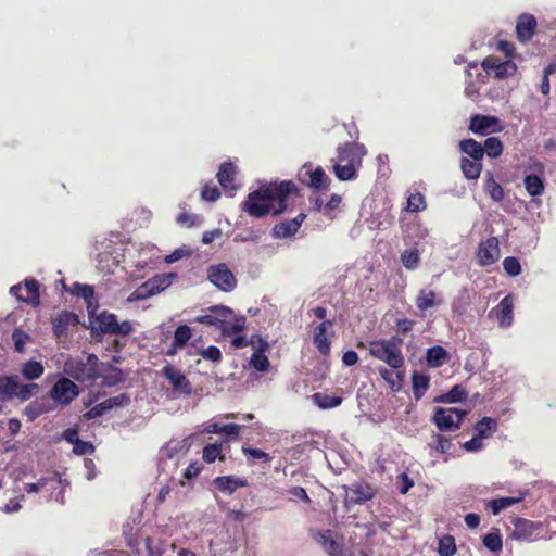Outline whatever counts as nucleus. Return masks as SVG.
Instances as JSON below:
<instances>
[{
	"label": "nucleus",
	"instance_id": "37",
	"mask_svg": "<svg viewBox=\"0 0 556 556\" xmlns=\"http://www.w3.org/2000/svg\"><path fill=\"white\" fill-rule=\"evenodd\" d=\"M51 412V406L43 401H33L24 409V415L29 421H34L43 414Z\"/></svg>",
	"mask_w": 556,
	"mask_h": 556
},
{
	"label": "nucleus",
	"instance_id": "25",
	"mask_svg": "<svg viewBox=\"0 0 556 556\" xmlns=\"http://www.w3.org/2000/svg\"><path fill=\"white\" fill-rule=\"evenodd\" d=\"M332 325L331 320H324L314 329V344L323 355H327L330 352V341L326 332Z\"/></svg>",
	"mask_w": 556,
	"mask_h": 556
},
{
	"label": "nucleus",
	"instance_id": "33",
	"mask_svg": "<svg viewBox=\"0 0 556 556\" xmlns=\"http://www.w3.org/2000/svg\"><path fill=\"white\" fill-rule=\"evenodd\" d=\"M413 395L419 401L430 387V377L426 374L414 372L412 375Z\"/></svg>",
	"mask_w": 556,
	"mask_h": 556
},
{
	"label": "nucleus",
	"instance_id": "48",
	"mask_svg": "<svg viewBox=\"0 0 556 556\" xmlns=\"http://www.w3.org/2000/svg\"><path fill=\"white\" fill-rule=\"evenodd\" d=\"M438 553L440 556H453L456 553L455 540L452 535H444L439 540Z\"/></svg>",
	"mask_w": 556,
	"mask_h": 556
},
{
	"label": "nucleus",
	"instance_id": "53",
	"mask_svg": "<svg viewBox=\"0 0 556 556\" xmlns=\"http://www.w3.org/2000/svg\"><path fill=\"white\" fill-rule=\"evenodd\" d=\"M242 453L248 457V458H253V459H257V460H261L263 463H270L273 457L262 451V450H258V448H254V447H248V446H243L242 447Z\"/></svg>",
	"mask_w": 556,
	"mask_h": 556
},
{
	"label": "nucleus",
	"instance_id": "50",
	"mask_svg": "<svg viewBox=\"0 0 556 556\" xmlns=\"http://www.w3.org/2000/svg\"><path fill=\"white\" fill-rule=\"evenodd\" d=\"M426 208V200L425 197L417 192L413 193L407 198L406 210L408 212H420Z\"/></svg>",
	"mask_w": 556,
	"mask_h": 556
},
{
	"label": "nucleus",
	"instance_id": "16",
	"mask_svg": "<svg viewBox=\"0 0 556 556\" xmlns=\"http://www.w3.org/2000/svg\"><path fill=\"white\" fill-rule=\"evenodd\" d=\"M513 309L514 296L511 294H507L494 308H492L490 316L493 315L497 319L500 327L508 328L511 326L514 319Z\"/></svg>",
	"mask_w": 556,
	"mask_h": 556
},
{
	"label": "nucleus",
	"instance_id": "1",
	"mask_svg": "<svg viewBox=\"0 0 556 556\" xmlns=\"http://www.w3.org/2000/svg\"><path fill=\"white\" fill-rule=\"evenodd\" d=\"M298 195V188L292 180L270 182L249 193L241 207L250 216L260 218L270 212L275 215L287 210L288 200Z\"/></svg>",
	"mask_w": 556,
	"mask_h": 556
},
{
	"label": "nucleus",
	"instance_id": "63",
	"mask_svg": "<svg viewBox=\"0 0 556 556\" xmlns=\"http://www.w3.org/2000/svg\"><path fill=\"white\" fill-rule=\"evenodd\" d=\"M482 447H483L482 438L479 435L473 437L472 439L466 441L463 444V448L466 450L467 452H478V451L482 450Z\"/></svg>",
	"mask_w": 556,
	"mask_h": 556
},
{
	"label": "nucleus",
	"instance_id": "46",
	"mask_svg": "<svg viewBox=\"0 0 556 556\" xmlns=\"http://www.w3.org/2000/svg\"><path fill=\"white\" fill-rule=\"evenodd\" d=\"M483 545L493 553H498L502 551L503 542L500 531L494 529L483 536Z\"/></svg>",
	"mask_w": 556,
	"mask_h": 556
},
{
	"label": "nucleus",
	"instance_id": "61",
	"mask_svg": "<svg viewBox=\"0 0 556 556\" xmlns=\"http://www.w3.org/2000/svg\"><path fill=\"white\" fill-rule=\"evenodd\" d=\"M241 427L237 424H226L223 426L222 433L225 434L228 441L236 440L240 433Z\"/></svg>",
	"mask_w": 556,
	"mask_h": 556
},
{
	"label": "nucleus",
	"instance_id": "57",
	"mask_svg": "<svg viewBox=\"0 0 556 556\" xmlns=\"http://www.w3.org/2000/svg\"><path fill=\"white\" fill-rule=\"evenodd\" d=\"M109 407L106 405V402L103 401L97 405H94L93 407H91L89 410H87L85 414H84V417L88 420L90 419H94L97 417H100L102 415H104L106 412H109Z\"/></svg>",
	"mask_w": 556,
	"mask_h": 556
},
{
	"label": "nucleus",
	"instance_id": "32",
	"mask_svg": "<svg viewBox=\"0 0 556 556\" xmlns=\"http://www.w3.org/2000/svg\"><path fill=\"white\" fill-rule=\"evenodd\" d=\"M332 168L336 177L341 181L354 180L357 177L358 167L332 160Z\"/></svg>",
	"mask_w": 556,
	"mask_h": 556
},
{
	"label": "nucleus",
	"instance_id": "21",
	"mask_svg": "<svg viewBox=\"0 0 556 556\" xmlns=\"http://www.w3.org/2000/svg\"><path fill=\"white\" fill-rule=\"evenodd\" d=\"M374 497L371 486L363 481L353 483L346 490V498L352 504H362Z\"/></svg>",
	"mask_w": 556,
	"mask_h": 556
},
{
	"label": "nucleus",
	"instance_id": "28",
	"mask_svg": "<svg viewBox=\"0 0 556 556\" xmlns=\"http://www.w3.org/2000/svg\"><path fill=\"white\" fill-rule=\"evenodd\" d=\"M191 329L187 325H179L175 332L170 348L167 350V355H175L178 350L186 346L187 342L191 339Z\"/></svg>",
	"mask_w": 556,
	"mask_h": 556
},
{
	"label": "nucleus",
	"instance_id": "43",
	"mask_svg": "<svg viewBox=\"0 0 556 556\" xmlns=\"http://www.w3.org/2000/svg\"><path fill=\"white\" fill-rule=\"evenodd\" d=\"M497 428V421L494 418L491 417H483L480 419L476 426L475 430L477 431V435L484 438H490L492 435V432L495 431Z\"/></svg>",
	"mask_w": 556,
	"mask_h": 556
},
{
	"label": "nucleus",
	"instance_id": "58",
	"mask_svg": "<svg viewBox=\"0 0 556 556\" xmlns=\"http://www.w3.org/2000/svg\"><path fill=\"white\" fill-rule=\"evenodd\" d=\"M432 447L440 453H447L452 447V442L448 438L437 434Z\"/></svg>",
	"mask_w": 556,
	"mask_h": 556
},
{
	"label": "nucleus",
	"instance_id": "7",
	"mask_svg": "<svg viewBox=\"0 0 556 556\" xmlns=\"http://www.w3.org/2000/svg\"><path fill=\"white\" fill-rule=\"evenodd\" d=\"M78 395V386L67 377L59 378L49 391V397L61 406L70 405Z\"/></svg>",
	"mask_w": 556,
	"mask_h": 556
},
{
	"label": "nucleus",
	"instance_id": "26",
	"mask_svg": "<svg viewBox=\"0 0 556 556\" xmlns=\"http://www.w3.org/2000/svg\"><path fill=\"white\" fill-rule=\"evenodd\" d=\"M415 303L420 312H426L429 308L440 306L443 303V299L433 290L424 288L418 292Z\"/></svg>",
	"mask_w": 556,
	"mask_h": 556
},
{
	"label": "nucleus",
	"instance_id": "9",
	"mask_svg": "<svg viewBox=\"0 0 556 556\" xmlns=\"http://www.w3.org/2000/svg\"><path fill=\"white\" fill-rule=\"evenodd\" d=\"M207 278L210 282L224 292H230L237 286L235 275L225 263L210 266L207 269Z\"/></svg>",
	"mask_w": 556,
	"mask_h": 556
},
{
	"label": "nucleus",
	"instance_id": "30",
	"mask_svg": "<svg viewBox=\"0 0 556 556\" xmlns=\"http://www.w3.org/2000/svg\"><path fill=\"white\" fill-rule=\"evenodd\" d=\"M448 359V352L441 345H434L427 350L426 362L431 368L441 367Z\"/></svg>",
	"mask_w": 556,
	"mask_h": 556
},
{
	"label": "nucleus",
	"instance_id": "51",
	"mask_svg": "<svg viewBox=\"0 0 556 556\" xmlns=\"http://www.w3.org/2000/svg\"><path fill=\"white\" fill-rule=\"evenodd\" d=\"M150 285L148 281L140 285L136 290L128 296L129 302L134 301H142L153 296L152 291L150 290Z\"/></svg>",
	"mask_w": 556,
	"mask_h": 556
},
{
	"label": "nucleus",
	"instance_id": "35",
	"mask_svg": "<svg viewBox=\"0 0 556 556\" xmlns=\"http://www.w3.org/2000/svg\"><path fill=\"white\" fill-rule=\"evenodd\" d=\"M261 346L260 350L254 352L251 356V365L261 372H265L268 370L270 363L268 357L264 354L265 349L268 348L266 341L260 339Z\"/></svg>",
	"mask_w": 556,
	"mask_h": 556
},
{
	"label": "nucleus",
	"instance_id": "41",
	"mask_svg": "<svg viewBox=\"0 0 556 556\" xmlns=\"http://www.w3.org/2000/svg\"><path fill=\"white\" fill-rule=\"evenodd\" d=\"M70 292L73 295L83 298L88 307H90V305L92 304V301L94 299V289L90 285L75 282V283H73Z\"/></svg>",
	"mask_w": 556,
	"mask_h": 556
},
{
	"label": "nucleus",
	"instance_id": "17",
	"mask_svg": "<svg viewBox=\"0 0 556 556\" xmlns=\"http://www.w3.org/2000/svg\"><path fill=\"white\" fill-rule=\"evenodd\" d=\"M306 214L300 213L294 218L280 222L273 227L271 236L275 239H288L293 237L305 220Z\"/></svg>",
	"mask_w": 556,
	"mask_h": 556
},
{
	"label": "nucleus",
	"instance_id": "54",
	"mask_svg": "<svg viewBox=\"0 0 556 556\" xmlns=\"http://www.w3.org/2000/svg\"><path fill=\"white\" fill-rule=\"evenodd\" d=\"M222 453V446L219 444H207L203 448V459L207 464L214 463Z\"/></svg>",
	"mask_w": 556,
	"mask_h": 556
},
{
	"label": "nucleus",
	"instance_id": "27",
	"mask_svg": "<svg viewBox=\"0 0 556 556\" xmlns=\"http://www.w3.org/2000/svg\"><path fill=\"white\" fill-rule=\"evenodd\" d=\"M214 485L223 493L232 494L237 489L247 486L248 481L235 476H220L214 479Z\"/></svg>",
	"mask_w": 556,
	"mask_h": 556
},
{
	"label": "nucleus",
	"instance_id": "22",
	"mask_svg": "<svg viewBox=\"0 0 556 556\" xmlns=\"http://www.w3.org/2000/svg\"><path fill=\"white\" fill-rule=\"evenodd\" d=\"M536 25V20L533 15L521 14L516 24L517 38L522 42L529 41L534 35Z\"/></svg>",
	"mask_w": 556,
	"mask_h": 556
},
{
	"label": "nucleus",
	"instance_id": "60",
	"mask_svg": "<svg viewBox=\"0 0 556 556\" xmlns=\"http://www.w3.org/2000/svg\"><path fill=\"white\" fill-rule=\"evenodd\" d=\"M73 452L76 455H87L94 452V447L90 442H86L79 439L74 445H73Z\"/></svg>",
	"mask_w": 556,
	"mask_h": 556
},
{
	"label": "nucleus",
	"instance_id": "42",
	"mask_svg": "<svg viewBox=\"0 0 556 556\" xmlns=\"http://www.w3.org/2000/svg\"><path fill=\"white\" fill-rule=\"evenodd\" d=\"M468 397V393L460 384L454 386L447 393L441 395L438 400L444 403H462Z\"/></svg>",
	"mask_w": 556,
	"mask_h": 556
},
{
	"label": "nucleus",
	"instance_id": "39",
	"mask_svg": "<svg viewBox=\"0 0 556 556\" xmlns=\"http://www.w3.org/2000/svg\"><path fill=\"white\" fill-rule=\"evenodd\" d=\"M485 191L490 195V198L495 202H501L504 199V189L503 187L496 182L494 179V176L491 172H488L486 174V180H485Z\"/></svg>",
	"mask_w": 556,
	"mask_h": 556
},
{
	"label": "nucleus",
	"instance_id": "34",
	"mask_svg": "<svg viewBox=\"0 0 556 556\" xmlns=\"http://www.w3.org/2000/svg\"><path fill=\"white\" fill-rule=\"evenodd\" d=\"M309 177L307 185L316 190H327L329 188L330 179L321 167L306 173Z\"/></svg>",
	"mask_w": 556,
	"mask_h": 556
},
{
	"label": "nucleus",
	"instance_id": "24",
	"mask_svg": "<svg viewBox=\"0 0 556 556\" xmlns=\"http://www.w3.org/2000/svg\"><path fill=\"white\" fill-rule=\"evenodd\" d=\"M378 372L393 392H399L402 389L405 378L404 367L401 369H393L390 367L389 369L387 367L380 366L378 368Z\"/></svg>",
	"mask_w": 556,
	"mask_h": 556
},
{
	"label": "nucleus",
	"instance_id": "56",
	"mask_svg": "<svg viewBox=\"0 0 556 556\" xmlns=\"http://www.w3.org/2000/svg\"><path fill=\"white\" fill-rule=\"evenodd\" d=\"M200 355L206 359L214 363H219L222 361V352L215 345H210L206 349L202 350L200 352Z\"/></svg>",
	"mask_w": 556,
	"mask_h": 556
},
{
	"label": "nucleus",
	"instance_id": "19",
	"mask_svg": "<svg viewBox=\"0 0 556 556\" xmlns=\"http://www.w3.org/2000/svg\"><path fill=\"white\" fill-rule=\"evenodd\" d=\"M237 173L236 166L230 162H224L218 169L217 179L222 188L229 193L230 197L235 195L237 190L235 176Z\"/></svg>",
	"mask_w": 556,
	"mask_h": 556
},
{
	"label": "nucleus",
	"instance_id": "8",
	"mask_svg": "<svg viewBox=\"0 0 556 556\" xmlns=\"http://www.w3.org/2000/svg\"><path fill=\"white\" fill-rule=\"evenodd\" d=\"M466 415L467 412L464 409L438 407L435 408L432 420L440 431L453 432L459 429Z\"/></svg>",
	"mask_w": 556,
	"mask_h": 556
},
{
	"label": "nucleus",
	"instance_id": "45",
	"mask_svg": "<svg viewBox=\"0 0 556 556\" xmlns=\"http://www.w3.org/2000/svg\"><path fill=\"white\" fill-rule=\"evenodd\" d=\"M484 154L491 159H496L503 153V143L497 137H489L482 144Z\"/></svg>",
	"mask_w": 556,
	"mask_h": 556
},
{
	"label": "nucleus",
	"instance_id": "23",
	"mask_svg": "<svg viewBox=\"0 0 556 556\" xmlns=\"http://www.w3.org/2000/svg\"><path fill=\"white\" fill-rule=\"evenodd\" d=\"M315 540L323 546V548L331 556H342V544L334 539L331 530L318 531Z\"/></svg>",
	"mask_w": 556,
	"mask_h": 556
},
{
	"label": "nucleus",
	"instance_id": "20",
	"mask_svg": "<svg viewBox=\"0 0 556 556\" xmlns=\"http://www.w3.org/2000/svg\"><path fill=\"white\" fill-rule=\"evenodd\" d=\"M535 166L539 168L540 175L529 174L523 178L525 188L530 197H540L545 191V182H544V166L542 163L538 162Z\"/></svg>",
	"mask_w": 556,
	"mask_h": 556
},
{
	"label": "nucleus",
	"instance_id": "64",
	"mask_svg": "<svg viewBox=\"0 0 556 556\" xmlns=\"http://www.w3.org/2000/svg\"><path fill=\"white\" fill-rule=\"evenodd\" d=\"M288 493L301 502H304V503L311 502V498L307 495V492L303 486H292L291 489L288 490Z\"/></svg>",
	"mask_w": 556,
	"mask_h": 556
},
{
	"label": "nucleus",
	"instance_id": "15",
	"mask_svg": "<svg viewBox=\"0 0 556 556\" xmlns=\"http://www.w3.org/2000/svg\"><path fill=\"white\" fill-rule=\"evenodd\" d=\"M500 121L495 116L475 114L470 117L469 130L479 136L500 131Z\"/></svg>",
	"mask_w": 556,
	"mask_h": 556
},
{
	"label": "nucleus",
	"instance_id": "11",
	"mask_svg": "<svg viewBox=\"0 0 556 556\" xmlns=\"http://www.w3.org/2000/svg\"><path fill=\"white\" fill-rule=\"evenodd\" d=\"M337 160L341 163L353 164L356 167L362 166L363 157L366 155L367 150L364 144L355 142H346L337 149Z\"/></svg>",
	"mask_w": 556,
	"mask_h": 556
},
{
	"label": "nucleus",
	"instance_id": "40",
	"mask_svg": "<svg viewBox=\"0 0 556 556\" xmlns=\"http://www.w3.org/2000/svg\"><path fill=\"white\" fill-rule=\"evenodd\" d=\"M312 399L314 403L321 409L334 408L342 403V397L328 395L321 392L313 394Z\"/></svg>",
	"mask_w": 556,
	"mask_h": 556
},
{
	"label": "nucleus",
	"instance_id": "44",
	"mask_svg": "<svg viewBox=\"0 0 556 556\" xmlns=\"http://www.w3.org/2000/svg\"><path fill=\"white\" fill-rule=\"evenodd\" d=\"M401 262L408 270H415L420 264V255L417 249L405 250L401 254Z\"/></svg>",
	"mask_w": 556,
	"mask_h": 556
},
{
	"label": "nucleus",
	"instance_id": "49",
	"mask_svg": "<svg viewBox=\"0 0 556 556\" xmlns=\"http://www.w3.org/2000/svg\"><path fill=\"white\" fill-rule=\"evenodd\" d=\"M503 268L507 276L517 277L521 273V265L517 257L507 256L503 261Z\"/></svg>",
	"mask_w": 556,
	"mask_h": 556
},
{
	"label": "nucleus",
	"instance_id": "38",
	"mask_svg": "<svg viewBox=\"0 0 556 556\" xmlns=\"http://www.w3.org/2000/svg\"><path fill=\"white\" fill-rule=\"evenodd\" d=\"M117 317L113 313L102 312L98 318V328L103 333L114 334L117 326Z\"/></svg>",
	"mask_w": 556,
	"mask_h": 556
},
{
	"label": "nucleus",
	"instance_id": "29",
	"mask_svg": "<svg viewBox=\"0 0 556 556\" xmlns=\"http://www.w3.org/2000/svg\"><path fill=\"white\" fill-rule=\"evenodd\" d=\"M527 492L520 491L517 496H504L489 502V507L493 515H498L502 510L518 504L525 500Z\"/></svg>",
	"mask_w": 556,
	"mask_h": 556
},
{
	"label": "nucleus",
	"instance_id": "10",
	"mask_svg": "<svg viewBox=\"0 0 556 556\" xmlns=\"http://www.w3.org/2000/svg\"><path fill=\"white\" fill-rule=\"evenodd\" d=\"M10 293L18 301L33 305L40 304L39 283L36 279H25L24 285H14L10 288Z\"/></svg>",
	"mask_w": 556,
	"mask_h": 556
},
{
	"label": "nucleus",
	"instance_id": "13",
	"mask_svg": "<svg viewBox=\"0 0 556 556\" xmlns=\"http://www.w3.org/2000/svg\"><path fill=\"white\" fill-rule=\"evenodd\" d=\"M162 375L169 381L174 392L185 396L192 394L191 382L180 369H177L173 365H166L162 369Z\"/></svg>",
	"mask_w": 556,
	"mask_h": 556
},
{
	"label": "nucleus",
	"instance_id": "47",
	"mask_svg": "<svg viewBox=\"0 0 556 556\" xmlns=\"http://www.w3.org/2000/svg\"><path fill=\"white\" fill-rule=\"evenodd\" d=\"M42 374L43 366L37 361H28L22 367V375L28 380L38 379Z\"/></svg>",
	"mask_w": 556,
	"mask_h": 556
},
{
	"label": "nucleus",
	"instance_id": "6",
	"mask_svg": "<svg viewBox=\"0 0 556 556\" xmlns=\"http://www.w3.org/2000/svg\"><path fill=\"white\" fill-rule=\"evenodd\" d=\"M514 530L511 538L517 541L534 542L538 540H547V530L540 521H532L525 518H516L514 520Z\"/></svg>",
	"mask_w": 556,
	"mask_h": 556
},
{
	"label": "nucleus",
	"instance_id": "2",
	"mask_svg": "<svg viewBox=\"0 0 556 556\" xmlns=\"http://www.w3.org/2000/svg\"><path fill=\"white\" fill-rule=\"evenodd\" d=\"M194 321L215 327L223 336H230L243 331L247 319L242 315H236L227 306L214 305L208 307L205 314L197 316Z\"/></svg>",
	"mask_w": 556,
	"mask_h": 556
},
{
	"label": "nucleus",
	"instance_id": "31",
	"mask_svg": "<svg viewBox=\"0 0 556 556\" xmlns=\"http://www.w3.org/2000/svg\"><path fill=\"white\" fill-rule=\"evenodd\" d=\"M459 150L467 154L471 160L482 161L484 155V150L482 144L476 141L475 139H464L458 143Z\"/></svg>",
	"mask_w": 556,
	"mask_h": 556
},
{
	"label": "nucleus",
	"instance_id": "12",
	"mask_svg": "<svg viewBox=\"0 0 556 556\" xmlns=\"http://www.w3.org/2000/svg\"><path fill=\"white\" fill-rule=\"evenodd\" d=\"M500 243L496 237H489L481 241L477 249V261L481 266H490L496 263L500 258Z\"/></svg>",
	"mask_w": 556,
	"mask_h": 556
},
{
	"label": "nucleus",
	"instance_id": "59",
	"mask_svg": "<svg viewBox=\"0 0 556 556\" xmlns=\"http://www.w3.org/2000/svg\"><path fill=\"white\" fill-rule=\"evenodd\" d=\"M201 197L205 201L214 202L220 197V191L216 186L204 185L201 191Z\"/></svg>",
	"mask_w": 556,
	"mask_h": 556
},
{
	"label": "nucleus",
	"instance_id": "4",
	"mask_svg": "<svg viewBox=\"0 0 556 556\" xmlns=\"http://www.w3.org/2000/svg\"><path fill=\"white\" fill-rule=\"evenodd\" d=\"M63 371L78 382L94 383L100 378L99 358L96 354L86 357H70L65 361Z\"/></svg>",
	"mask_w": 556,
	"mask_h": 556
},
{
	"label": "nucleus",
	"instance_id": "62",
	"mask_svg": "<svg viewBox=\"0 0 556 556\" xmlns=\"http://www.w3.org/2000/svg\"><path fill=\"white\" fill-rule=\"evenodd\" d=\"M144 545L148 552V556H162L163 549L159 543H156L153 539L147 538L144 541Z\"/></svg>",
	"mask_w": 556,
	"mask_h": 556
},
{
	"label": "nucleus",
	"instance_id": "36",
	"mask_svg": "<svg viewBox=\"0 0 556 556\" xmlns=\"http://www.w3.org/2000/svg\"><path fill=\"white\" fill-rule=\"evenodd\" d=\"M460 168L464 176L469 180H476L480 177L482 170L481 161L470 160L468 157H462Z\"/></svg>",
	"mask_w": 556,
	"mask_h": 556
},
{
	"label": "nucleus",
	"instance_id": "55",
	"mask_svg": "<svg viewBox=\"0 0 556 556\" xmlns=\"http://www.w3.org/2000/svg\"><path fill=\"white\" fill-rule=\"evenodd\" d=\"M105 402L109 409L111 410L115 407H123L128 405L130 403V396L126 393H121L118 395L106 399Z\"/></svg>",
	"mask_w": 556,
	"mask_h": 556
},
{
	"label": "nucleus",
	"instance_id": "3",
	"mask_svg": "<svg viewBox=\"0 0 556 556\" xmlns=\"http://www.w3.org/2000/svg\"><path fill=\"white\" fill-rule=\"evenodd\" d=\"M402 344L403 339L397 336L388 340H374L369 342V354L393 369H401L405 364Z\"/></svg>",
	"mask_w": 556,
	"mask_h": 556
},
{
	"label": "nucleus",
	"instance_id": "18",
	"mask_svg": "<svg viewBox=\"0 0 556 556\" xmlns=\"http://www.w3.org/2000/svg\"><path fill=\"white\" fill-rule=\"evenodd\" d=\"M482 66L486 71H493L494 76L498 79L513 76L517 72V65L509 60L498 62L495 58H486L482 62Z\"/></svg>",
	"mask_w": 556,
	"mask_h": 556
},
{
	"label": "nucleus",
	"instance_id": "52",
	"mask_svg": "<svg viewBox=\"0 0 556 556\" xmlns=\"http://www.w3.org/2000/svg\"><path fill=\"white\" fill-rule=\"evenodd\" d=\"M147 281L151 286L150 290L152 291L153 295L159 294L169 286V280L166 276L156 275Z\"/></svg>",
	"mask_w": 556,
	"mask_h": 556
},
{
	"label": "nucleus",
	"instance_id": "14",
	"mask_svg": "<svg viewBox=\"0 0 556 556\" xmlns=\"http://www.w3.org/2000/svg\"><path fill=\"white\" fill-rule=\"evenodd\" d=\"M52 331L56 339L67 338L70 330L79 324V317L76 313L62 311L52 320Z\"/></svg>",
	"mask_w": 556,
	"mask_h": 556
},
{
	"label": "nucleus",
	"instance_id": "5",
	"mask_svg": "<svg viewBox=\"0 0 556 556\" xmlns=\"http://www.w3.org/2000/svg\"><path fill=\"white\" fill-rule=\"evenodd\" d=\"M36 390H38L37 383L21 384L17 376H0L1 402H8L14 397L21 401H27L33 396Z\"/></svg>",
	"mask_w": 556,
	"mask_h": 556
}]
</instances>
